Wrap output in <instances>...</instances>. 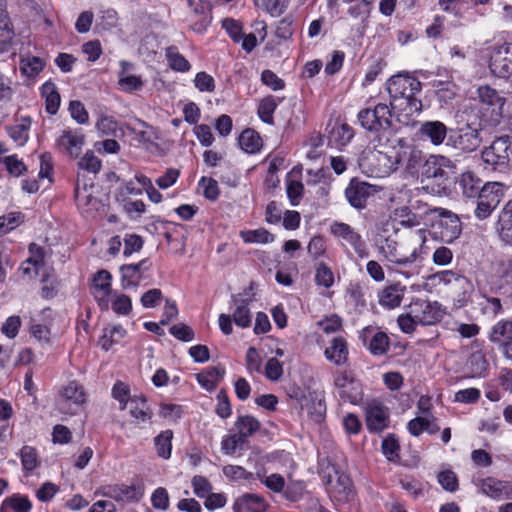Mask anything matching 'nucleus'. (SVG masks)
Returning a JSON list of instances; mask_svg holds the SVG:
<instances>
[{
	"instance_id": "9d476101",
	"label": "nucleus",
	"mask_w": 512,
	"mask_h": 512,
	"mask_svg": "<svg viewBox=\"0 0 512 512\" xmlns=\"http://www.w3.org/2000/svg\"><path fill=\"white\" fill-rule=\"evenodd\" d=\"M488 67L494 76L506 78L512 72V43H503L489 49Z\"/></svg>"
},
{
	"instance_id": "a19ab883",
	"label": "nucleus",
	"mask_w": 512,
	"mask_h": 512,
	"mask_svg": "<svg viewBox=\"0 0 512 512\" xmlns=\"http://www.w3.org/2000/svg\"><path fill=\"white\" fill-rule=\"evenodd\" d=\"M127 334V331L119 324L107 327L99 339V345L105 351H108L114 344L119 343Z\"/></svg>"
},
{
	"instance_id": "f704fd0d",
	"label": "nucleus",
	"mask_w": 512,
	"mask_h": 512,
	"mask_svg": "<svg viewBox=\"0 0 512 512\" xmlns=\"http://www.w3.org/2000/svg\"><path fill=\"white\" fill-rule=\"evenodd\" d=\"M32 503L29 498L21 494H13L4 499L0 512H30Z\"/></svg>"
},
{
	"instance_id": "aec40b11",
	"label": "nucleus",
	"mask_w": 512,
	"mask_h": 512,
	"mask_svg": "<svg viewBox=\"0 0 512 512\" xmlns=\"http://www.w3.org/2000/svg\"><path fill=\"white\" fill-rule=\"evenodd\" d=\"M85 142L84 135L78 130H65L57 140L58 149L71 157H78Z\"/></svg>"
},
{
	"instance_id": "e2e57ef3",
	"label": "nucleus",
	"mask_w": 512,
	"mask_h": 512,
	"mask_svg": "<svg viewBox=\"0 0 512 512\" xmlns=\"http://www.w3.org/2000/svg\"><path fill=\"white\" fill-rule=\"evenodd\" d=\"M23 469L27 472L33 471L38 466L36 450L30 446H24L20 451Z\"/></svg>"
},
{
	"instance_id": "ea45409f",
	"label": "nucleus",
	"mask_w": 512,
	"mask_h": 512,
	"mask_svg": "<svg viewBox=\"0 0 512 512\" xmlns=\"http://www.w3.org/2000/svg\"><path fill=\"white\" fill-rule=\"evenodd\" d=\"M75 200L77 206L83 209L85 213L91 214L94 212L91 210L97 208V200L88 192L86 184H83V186L80 185L79 179L75 187Z\"/></svg>"
},
{
	"instance_id": "2eb2a0df",
	"label": "nucleus",
	"mask_w": 512,
	"mask_h": 512,
	"mask_svg": "<svg viewBox=\"0 0 512 512\" xmlns=\"http://www.w3.org/2000/svg\"><path fill=\"white\" fill-rule=\"evenodd\" d=\"M411 313L415 314L419 324L427 326L439 322L442 311L437 302H429L422 299H414L411 304Z\"/></svg>"
},
{
	"instance_id": "0eeeda50",
	"label": "nucleus",
	"mask_w": 512,
	"mask_h": 512,
	"mask_svg": "<svg viewBox=\"0 0 512 512\" xmlns=\"http://www.w3.org/2000/svg\"><path fill=\"white\" fill-rule=\"evenodd\" d=\"M432 212L438 216V220L433 224L434 233L445 243L454 242L462 231L459 217L443 208H435Z\"/></svg>"
},
{
	"instance_id": "72a5a7b5",
	"label": "nucleus",
	"mask_w": 512,
	"mask_h": 512,
	"mask_svg": "<svg viewBox=\"0 0 512 512\" xmlns=\"http://www.w3.org/2000/svg\"><path fill=\"white\" fill-rule=\"evenodd\" d=\"M225 374V369L220 366L208 367L201 373L196 375L198 383L204 389L212 391L216 388L217 384L222 380Z\"/></svg>"
},
{
	"instance_id": "5fc2aeb1",
	"label": "nucleus",
	"mask_w": 512,
	"mask_h": 512,
	"mask_svg": "<svg viewBox=\"0 0 512 512\" xmlns=\"http://www.w3.org/2000/svg\"><path fill=\"white\" fill-rule=\"evenodd\" d=\"M14 30L7 12L0 6V45H8L12 42Z\"/></svg>"
},
{
	"instance_id": "37998d69",
	"label": "nucleus",
	"mask_w": 512,
	"mask_h": 512,
	"mask_svg": "<svg viewBox=\"0 0 512 512\" xmlns=\"http://www.w3.org/2000/svg\"><path fill=\"white\" fill-rule=\"evenodd\" d=\"M41 94L46 101V111L51 115L56 114L61 101L56 85L53 82L44 83L41 87Z\"/></svg>"
},
{
	"instance_id": "6ab92c4d",
	"label": "nucleus",
	"mask_w": 512,
	"mask_h": 512,
	"mask_svg": "<svg viewBox=\"0 0 512 512\" xmlns=\"http://www.w3.org/2000/svg\"><path fill=\"white\" fill-rule=\"evenodd\" d=\"M483 494L495 500L512 499V481H503L493 477L481 480Z\"/></svg>"
},
{
	"instance_id": "ddd939ff",
	"label": "nucleus",
	"mask_w": 512,
	"mask_h": 512,
	"mask_svg": "<svg viewBox=\"0 0 512 512\" xmlns=\"http://www.w3.org/2000/svg\"><path fill=\"white\" fill-rule=\"evenodd\" d=\"M376 192L375 186L353 179L345 189V197L353 208L363 210L367 206L368 199Z\"/></svg>"
},
{
	"instance_id": "20e7f679",
	"label": "nucleus",
	"mask_w": 512,
	"mask_h": 512,
	"mask_svg": "<svg viewBox=\"0 0 512 512\" xmlns=\"http://www.w3.org/2000/svg\"><path fill=\"white\" fill-rule=\"evenodd\" d=\"M250 301L238 296L232 297V314H220L218 323L225 335L233 332L232 322L240 328H248L252 323V313L249 308Z\"/></svg>"
},
{
	"instance_id": "7c9ffc66",
	"label": "nucleus",
	"mask_w": 512,
	"mask_h": 512,
	"mask_svg": "<svg viewBox=\"0 0 512 512\" xmlns=\"http://www.w3.org/2000/svg\"><path fill=\"white\" fill-rule=\"evenodd\" d=\"M119 408L121 410L127 409L137 422H146L152 418V411L143 397H133L129 402L119 406Z\"/></svg>"
},
{
	"instance_id": "c9c22d12",
	"label": "nucleus",
	"mask_w": 512,
	"mask_h": 512,
	"mask_svg": "<svg viewBox=\"0 0 512 512\" xmlns=\"http://www.w3.org/2000/svg\"><path fill=\"white\" fill-rule=\"evenodd\" d=\"M491 342L503 345L512 342V321L501 320L497 322L493 327L489 335Z\"/></svg>"
},
{
	"instance_id": "69168bd1",
	"label": "nucleus",
	"mask_w": 512,
	"mask_h": 512,
	"mask_svg": "<svg viewBox=\"0 0 512 512\" xmlns=\"http://www.w3.org/2000/svg\"><path fill=\"white\" fill-rule=\"evenodd\" d=\"M319 466V474L322 480L327 486L331 485L336 476L340 473L339 470L328 459L321 460Z\"/></svg>"
},
{
	"instance_id": "774afa93",
	"label": "nucleus",
	"mask_w": 512,
	"mask_h": 512,
	"mask_svg": "<svg viewBox=\"0 0 512 512\" xmlns=\"http://www.w3.org/2000/svg\"><path fill=\"white\" fill-rule=\"evenodd\" d=\"M191 483L194 494L199 498H205L212 490L210 481L204 476H194Z\"/></svg>"
},
{
	"instance_id": "864d4df0",
	"label": "nucleus",
	"mask_w": 512,
	"mask_h": 512,
	"mask_svg": "<svg viewBox=\"0 0 512 512\" xmlns=\"http://www.w3.org/2000/svg\"><path fill=\"white\" fill-rule=\"evenodd\" d=\"M7 150L0 146V156ZM0 162L4 163L9 174L19 177L26 171V166L16 155L5 156L0 158Z\"/></svg>"
},
{
	"instance_id": "393cba45",
	"label": "nucleus",
	"mask_w": 512,
	"mask_h": 512,
	"mask_svg": "<svg viewBox=\"0 0 512 512\" xmlns=\"http://www.w3.org/2000/svg\"><path fill=\"white\" fill-rule=\"evenodd\" d=\"M52 311L47 308L42 311V322L32 319L29 326L30 334L42 344L51 342Z\"/></svg>"
},
{
	"instance_id": "052dcab7",
	"label": "nucleus",
	"mask_w": 512,
	"mask_h": 512,
	"mask_svg": "<svg viewBox=\"0 0 512 512\" xmlns=\"http://www.w3.org/2000/svg\"><path fill=\"white\" fill-rule=\"evenodd\" d=\"M29 253L27 264L34 266L33 274L38 275L39 270L44 266V250L39 245L31 243Z\"/></svg>"
},
{
	"instance_id": "473e14b6",
	"label": "nucleus",
	"mask_w": 512,
	"mask_h": 512,
	"mask_svg": "<svg viewBox=\"0 0 512 512\" xmlns=\"http://www.w3.org/2000/svg\"><path fill=\"white\" fill-rule=\"evenodd\" d=\"M456 185L462 194L468 198L476 197L482 188L481 180L470 171L462 173L456 181Z\"/></svg>"
},
{
	"instance_id": "c03bdc74",
	"label": "nucleus",
	"mask_w": 512,
	"mask_h": 512,
	"mask_svg": "<svg viewBox=\"0 0 512 512\" xmlns=\"http://www.w3.org/2000/svg\"><path fill=\"white\" fill-rule=\"evenodd\" d=\"M165 56L169 67L177 72H188L191 69L189 61L179 52L176 46L166 48Z\"/></svg>"
},
{
	"instance_id": "39448f33",
	"label": "nucleus",
	"mask_w": 512,
	"mask_h": 512,
	"mask_svg": "<svg viewBox=\"0 0 512 512\" xmlns=\"http://www.w3.org/2000/svg\"><path fill=\"white\" fill-rule=\"evenodd\" d=\"M333 385L343 402L358 404L362 400V385L352 370H337L333 375Z\"/></svg>"
},
{
	"instance_id": "f03ea898",
	"label": "nucleus",
	"mask_w": 512,
	"mask_h": 512,
	"mask_svg": "<svg viewBox=\"0 0 512 512\" xmlns=\"http://www.w3.org/2000/svg\"><path fill=\"white\" fill-rule=\"evenodd\" d=\"M392 109L407 110L413 115L421 112L422 102L415 95L421 90V82L408 74L392 76L386 84Z\"/></svg>"
},
{
	"instance_id": "603ef678",
	"label": "nucleus",
	"mask_w": 512,
	"mask_h": 512,
	"mask_svg": "<svg viewBox=\"0 0 512 512\" xmlns=\"http://www.w3.org/2000/svg\"><path fill=\"white\" fill-rule=\"evenodd\" d=\"M118 85L122 91L132 93L142 88L143 81L140 76L131 75L125 71H120Z\"/></svg>"
},
{
	"instance_id": "79ce46f5",
	"label": "nucleus",
	"mask_w": 512,
	"mask_h": 512,
	"mask_svg": "<svg viewBox=\"0 0 512 512\" xmlns=\"http://www.w3.org/2000/svg\"><path fill=\"white\" fill-rule=\"evenodd\" d=\"M328 487L329 491L337 497L338 500H347L352 492V482L344 473H339L333 483Z\"/></svg>"
},
{
	"instance_id": "bb28decb",
	"label": "nucleus",
	"mask_w": 512,
	"mask_h": 512,
	"mask_svg": "<svg viewBox=\"0 0 512 512\" xmlns=\"http://www.w3.org/2000/svg\"><path fill=\"white\" fill-rule=\"evenodd\" d=\"M477 95L480 102L492 108V112L501 116L506 99L499 92L489 85L479 86Z\"/></svg>"
},
{
	"instance_id": "cd10ccee",
	"label": "nucleus",
	"mask_w": 512,
	"mask_h": 512,
	"mask_svg": "<svg viewBox=\"0 0 512 512\" xmlns=\"http://www.w3.org/2000/svg\"><path fill=\"white\" fill-rule=\"evenodd\" d=\"M406 287L395 283L384 287L379 293V304L387 309H394L401 305Z\"/></svg>"
},
{
	"instance_id": "a211bd4d",
	"label": "nucleus",
	"mask_w": 512,
	"mask_h": 512,
	"mask_svg": "<svg viewBox=\"0 0 512 512\" xmlns=\"http://www.w3.org/2000/svg\"><path fill=\"white\" fill-rule=\"evenodd\" d=\"M366 425L371 432H381L388 427L389 412L378 402H371L365 408Z\"/></svg>"
},
{
	"instance_id": "680f3d73",
	"label": "nucleus",
	"mask_w": 512,
	"mask_h": 512,
	"mask_svg": "<svg viewBox=\"0 0 512 512\" xmlns=\"http://www.w3.org/2000/svg\"><path fill=\"white\" fill-rule=\"evenodd\" d=\"M400 445L393 435H389L382 441V452L389 461L399 459Z\"/></svg>"
},
{
	"instance_id": "7ed1b4c3",
	"label": "nucleus",
	"mask_w": 512,
	"mask_h": 512,
	"mask_svg": "<svg viewBox=\"0 0 512 512\" xmlns=\"http://www.w3.org/2000/svg\"><path fill=\"white\" fill-rule=\"evenodd\" d=\"M378 144L362 160V166L374 177H386L397 169L394 150L390 138L385 133L377 137Z\"/></svg>"
},
{
	"instance_id": "a18cd8bd",
	"label": "nucleus",
	"mask_w": 512,
	"mask_h": 512,
	"mask_svg": "<svg viewBox=\"0 0 512 512\" xmlns=\"http://www.w3.org/2000/svg\"><path fill=\"white\" fill-rule=\"evenodd\" d=\"M240 237L247 244H268L275 240V235L265 228L240 231Z\"/></svg>"
},
{
	"instance_id": "3c124183",
	"label": "nucleus",
	"mask_w": 512,
	"mask_h": 512,
	"mask_svg": "<svg viewBox=\"0 0 512 512\" xmlns=\"http://www.w3.org/2000/svg\"><path fill=\"white\" fill-rule=\"evenodd\" d=\"M389 347H390V339L387 336V334L382 331L376 332L372 336V338L368 344V350L374 356H381V355L386 354Z\"/></svg>"
},
{
	"instance_id": "9b49d317",
	"label": "nucleus",
	"mask_w": 512,
	"mask_h": 512,
	"mask_svg": "<svg viewBox=\"0 0 512 512\" xmlns=\"http://www.w3.org/2000/svg\"><path fill=\"white\" fill-rule=\"evenodd\" d=\"M86 392L83 386L77 381H70L65 385L59 393V407L60 410L75 414L86 402Z\"/></svg>"
},
{
	"instance_id": "5701e85b",
	"label": "nucleus",
	"mask_w": 512,
	"mask_h": 512,
	"mask_svg": "<svg viewBox=\"0 0 512 512\" xmlns=\"http://www.w3.org/2000/svg\"><path fill=\"white\" fill-rule=\"evenodd\" d=\"M191 9L188 21L191 28L197 33H203L210 24V16L206 13V3L204 0H186Z\"/></svg>"
},
{
	"instance_id": "58836bf2",
	"label": "nucleus",
	"mask_w": 512,
	"mask_h": 512,
	"mask_svg": "<svg viewBox=\"0 0 512 512\" xmlns=\"http://www.w3.org/2000/svg\"><path fill=\"white\" fill-rule=\"evenodd\" d=\"M466 368L470 377H482L487 372L489 363L482 351H476L469 356Z\"/></svg>"
},
{
	"instance_id": "13d9d810",
	"label": "nucleus",
	"mask_w": 512,
	"mask_h": 512,
	"mask_svg": "<svg viewBox=\"0 0 512 512\" xmlns=\"http://www.w3.org/2000/svg\"><path fill=\"white\" fill-rule=\"evenodd\" d=\"M315 283L318 286H323L325 288H330L333 286L334 273L325 263L321 262L317 265L315 272Z\"/></svg>"
},
{
	"instance_id": "e433bc0d",
	"label": "nucleus",
	"mask_w": 512,
	"mask_h": 512,
	"mask_svg": "<svg viewBox=\"0 0 512 512\" xmlns=\"http://www.w3.org/2000/svg\"><path fill=\"white\" fill-rule=\"evenodd\" d=\"M282 101L281 98L275 97L273 95H268L262 98L259 102L257 114L259 118L269 125L274 124L273 114L278 107L279 103Z\"/></svg>"
},
{
	"instance_id": "09e8293b",
	"label": "nucleus",
	"mask_w": 512,
	"mask_h": 512,
	"mask_svg": "<svg viewBox=\"0 0 512 512\" xmlns=\"http://www.w3.org/2000/svg\"><path fill=\"white\" fill-rule=\"evenodd\" d=\"M237 433L243 438L250 437L260 428L259 421L253 416H240L235 422Z\"/></svg>"
},
{
	"instance_id": "bf43d9fd",
	"label": "nucleus",
	"mask_w": 512,
	"mask_h": 512,
	"mask_svg": "<svg viewBox=\"0 0 512 512\" xmlns=\"http://www.w3.org/2000/svg\"><path fill=\"white\" fill-rule=\"evenodd\" d=\"M222 471L225 477L231 481H250L254 478L253 473L237 465H226L223 467Z\"/></svg>"
},
{
	"instance_id": "f3484780",
	"label": "nucleus",
	"mask_w": 512,
	"mask_h": 512,
	"mask_svg": "<svg viewBox=\"0 0 512 512\" xmlns=\"http://www.w3.org/2000/svg\"><path fill=\"white\" fill-rule=\"evenodd\" d=\"M151 263L144 259L136 264L122 265L120 267L121 286L123 289L136 287L145 278V272L149 271Z\"/></svg>"
},
{
	"instance_id": "4c0bfd02",
	"label": "nucleus",
	"mask_w": 512,
	"mask_h": 512,
	"mask_svg": "<svg viewBox=\"0 0 512 512\" xmlns=\"http://www.w3.org/2000/svg\"><path fill=\"white\" fill-rule=\"evenodd\" d=\"M239 145L243 151L249 154H255L262 148V139L253 129H245L239 136Z\"/></svg>"
},
{
	"instance_id": "8fccbe9b",
	"label": "nucleus",
	"mask_w": 512,
	"mask_h": 512,
	"mask_svg": "<svg viewBox=\"0 0 512 512\" xmlns=\"http://www.w3.org/2000/svg\"><path fill=\"white\" fill-rule=\"evenodd\" d=\"M173 432L171 430L162 431L154 439L157 455L163 459H169L172 450Z\"/></svg>"
},
{
	"instance_id": "a878e982",
	"label": "nucleus",
	"mask_w": 512,
	"mask_h": 512,
	"mask_svg": "<svg viewBox=\"0 0 512 512\" xmlns=\"http://www.w3.org/2000/svg\"><path fill=\"white\" fill-rule=\"evenodd\" d=\"M267 501L257 494H243L233 503L234 512H266Z\"/></svg>"
},
{
	"instance_id": "dca6fc26",
	"label": "nucleus",
	"mask_w": 512,
	"mask_h": 512,
	"mask_svg": "<svg viewBox=\"0 0 512 512\" xmlns=\"http://www.w3.org/2000/svg\"><path fill=\"white\" fill-rule=\"evenodd\" d=\"M102 494L117 502H137L144 494V490L139 484H113L102 488Z\"/></svg>"
},
{
	"instance_id": "f257e3e1",
	"label": "nucleus",
	"mask_w": 512,
	"mask_h": 512,
	"mask_svg": "<svg viewBox=\"0 0 512 512\" xmlns=\"http://www.w3.org/2000/svg\"><path fill=\"white\" fill-rule=\"evenodd\" d=\"M426 242V230L419 229L411 232L397 241L390 237L385 238L378 246V251L388 263L387 267L409 277L410 274L400 271L416 263L421 255L422 245Z\"/></svg>"
},
{
	"instance_id": "de8ad7c7",
	"label": "nucleus",
	"mask_w": 512,
	"mask_h": 512,
	"mask_svg": "<svg viewBox=\"0 0 512 512\" xmlns=\"http://www.w3.org/2000/svg\"><path fill=\"white\" fill-rule=\"evenodd\" d=\"M31 126V120L29 117L21 118L20 122L9 126L7 128L9 136L14 140V142L22 146L28 140V132Z\"/></svg>"
},
{
	"instance_id": "49530a36",
	"label": "nucleus",
	"mask_w": 512,
	"mask_h": 512,
	"mask_svg": "<svg viewBox=\"0 0 512 512\" xmlns=\"http://www.w3.org/2000/svg\"><path fill=\"white\" fill-rule=\"evenodd\" d=\"M44 66V60L36 56L23 57L19 62L20 72L28 78L37 76L43 70Z\"/></svg>"
},
{
	"instance_id": "f8f14e48",
	"label": "nucleus",
	"mask_w": 512,
	"mask_h": 512,
	"mask_svg": "<svg viewBox=\"0 0 512 512\" xmlns=\"http://www.w3.org/2000/svg\"><path fill=\"white\" fill-rule=\"evenodd\" d=\"M397 167L405 164L407 168H415L422 161V151L403 138L390 139Z\"/></svg>"
},
{
	"instance_id": "4468645a",
	"label": "nucleus",
	"mask_w": 512,
	"mask_h": 512,
	"mask_svg": "<svg viewBox=\"0 0 512 512\" xmlns=\"http://www.w3.org/2000/svg\"><path fill=\"white\" fill-rule=\"evenodd\" d=\"M432 278L437 279L440 283L450 285L458 301L466 300L473 288L468 278L451 270L438 272L434 274Z\"/></svg>"
},
{
	"instance_id": "423d86ee",
	"label": "nucleus",
	"mask_w": 512,
	"mask_h": 512,
	"mask_svg": "<svg viewBox=\"0 0 512 512\" xmlns=\"http://www.w3.org/2000/svg\"><path fill=\"white\" fill-rule=\"evenodd\" d=\"M392 107L384 103L377 104L374 108H366L358 113V120L361 126L369 131L387 130L392 126Z\"/></svg>"
},
{
	"instance_id": "0e129e2a",
	"label": "nucleus",
	"mask_w": 512,
	"mask_h": 512,
	"mask_svg": "<svg viewBox=\"0 0 512 512\" xmlns=\"http://www.w3.org/2000/svg\"><path fill=\"white\" fill-rule=\"evenodd\" d=\"M78 167L89 173L97 174L101 169V161L94 155V152L87 151L79 160Z\"/></svg>"
},
{
	"instance_id": "c85d7f7f",
	"label": "nucleus",
	"mask_w": 512,
	"mask_h": 512,
	"mask_svg": "<svg viewBox=\"0 0 512 512\" xmlns=\"http://www.w3.org/2000/svg\"><path fill=\"white\" fill-rule=\"evenodd\" d=\"M326 359L337 366L346 364L348 361L349 350L347 341L343 337H335L330 345L325 349Z\"/></svg>"
},
{
	"instance_id": "b1692460",
	"label": "nucleus",
	"mask_w": 512,
	"mask_h": 512,
	"mask_svg": "<svg viewBox=\"0 0 512 512\" xmlns=\"http://www.w3.org/2000/svg\"><path fill=\"white\" fill-rule=\"evenodd\" d=\"M448 128L441 121H425L421 124L418 134L424 139L428 140L434 146L443 144L447 137Z\"/></svg>"
},
{
	"instance_id": "c756f323",
	"label": "nucleus",
	"mask_w": 512,
	"mask_h": 512,
	"mask_svg": "<svg viewBox=\"0 0 512 512\" xmlns=\"http://www.w3.org/2000/svg\"><path fill=\"white\" fill-rule=\"evenodd\" d=\"M496 232L506 245H512V200L501 210L496 223Z\"/></svg>"
},
{
	"instance_id": "4be33fe9",
	"label": "nucleus",
	"mask_w": 512,
	"mask_h": 512,
	"mask_svg": "<svg viewBox=\"0 0 512 512\" xmlns=\"http://www.w3.org/2000/svg\"><path fill=\"white\" fill-rule=\"evenodd\" d=\"M449 139L455 148L466 152L475 151L481 144L479 131L470 126L459 129L457 135H451Z\"/></svg>"
},
{
	"instance_id": "4d7b16f0",
	"label": "nucleus",
	"mask_w": 512,
	"mask_h": 512,
	"mask_svg": "<svg viewBox=\"0 0 512 512\" xmlns=\"http://www.w3.org/2000/svg\"><path fill=\"white\" fill-rule=\"evenodd\" d=\"M111 308L118 315H128L132 310L131 298L122 293H115L111 301Z\"/></svg>"
},
{
	"instance_id": "2f4dec72",
	"label": "nucleus",
	"mask_w": 512,
	"mask_h": 512,
	"mask_svg": "<svg viewBox=\"0 0 512 512\" xmlns=\"http://www.w3.org/2000/svg\"><path fill=\"white\" fill-rule=\"evenodd\" d=\"M504 196V185L499 182H488L482 186L481 191L477 195L478 199L484 203L498 207Z\"/></svg>"
},
{
	"instance_id": "6e6552de",
	"label": "nucleus",
	"mask_w": 512,
	"mask_h": 512,
	"mask_svg": "<svg viewBox=\"0 0 512 512\" xmlns=\"http://www.w3.org/2000/svg\"><path fill=\"white\" fill-rule=\"evenodd\" d=\"M329 231L331 235L342 241V245H349L360 258H366L369 255L366 242L362 236L349 224L334 221L330 224Z\"/></svg>"
},
{
	"instance_id": "1a4fd4ad",
	"label": "nucleus",
	"mask_w": 512,
	"mask_h": 512,
	"mask_svg": "<svg viewBox=\"0 0 512 512\" xmlns=\"http://www.w3.org/2000/svg\"><path fill=\"white\" fill-rule=\"evenodd\" d=\"M485 163L494 168H505L512 162V141L509 136L499 137L482 152Z\"/></svg>"
},
{
	"instance_id": "338daca9",
	"label": "nucleus",
	"mask_w": 512,
	"mask_h": 512,
	"mask_svg": "<svg viewBox=\"0 0 512 512\" xmlns=\"http://www.w3.org/2000/svg\"><path fill=\"white\" fill-rule=\"evenodd\" d=\"M123 210L131 217L139 216L143 214L146 210V205L142 200H131L129 198H121V201H118Z\"/></svg>"
},
{
	"instance_id": "6e6d98bb",
	"label": "nucleus",
	"mask_w": 512,
	"mask_h": 512,
	"mask_svg": "<svg viewBox=\"0 0 512 512\" xmlns=\"http://www.w3.org/2000/svg\"><path fill=\"white\" fill-rule=\"evenodd\" d=\"M393 218L398 221L402 226L405 227H415L420 224L418 217L416 214L412 213L409 207L401 206L394 209Z\"/></svg>"
},
{
	"instance_id": "412c9836",
	"label": "nucleus",
	"mask_w": 512,
	"mask_h": 512,
	"mask_svg": "<svg viewBox=\"0 0 512 512\" xmlns=\"http://www.w3.org/2000/svg\"><path fill=\"white\" fill-rule=\"evenodd\" d=\"M112 276L107 270L98 271L93 277V294L102 309L109 308L108 297L111 294Z\"/></svg>"
}]
</instances>
